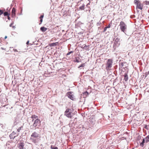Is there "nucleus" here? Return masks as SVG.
<instances>
[{
  "label": "nucleus",
  "instance_id": "8",
  "mask_svg": "<svg viewBox=\"0 0 149 149\" xmlns=\"http://www.w3.org/2000/svg\"><path fill=\"white\" fill-rule=\"evenodd\" d=\"M73 93L72 91L68 92L67 93V96L68 98L73 101L76 100V98L72 94Z\"/></svg>",
  "mask_w": 149,
  "mask_h": 149
},
{
  "label": "nucleus",
  "instance_id": "30",
  "mask_svg": "<svg viewBox=\"0 0 149 149\" xmlns=\"http://www.w3.org/2000/svg\"><path fill=\"white\" fill-rule=\"evenodd\" d=\"M3 15L4 16H8V12H6L4 13Z\"/></svg>",
  "mask_w": 149,
  "mask_h": 149
},
{
  "label": "nucleus",
  "instance_id": "19",
  "mask_svg": "<svg viewBox=\"0 0 149 149\" xmlns=\"http://www.w3.org/2000/svg\"><path fill=\"white\" fill-rule=\"evenodd\" d=\"M88 95V93L87 91H86L83 93V97H86Z\"/></svg>",
  "mask_w": 149,
  "mask_h": 149
},
{
  "label": "nucleus",
  "instance_id": "15",
  "mask_svg": "<svg viewBox=\"0 0 149 149\" xmlns=\"http://www.w3.org/2000/svg\"><path fill=\"white\" fill-rule=\"evenodd\" d=\"M85 4L83 3L81 6L79 8V10H83L85 8Z\"/></svg>",
  "mask_w": 149,
  "mask_h": 149
},
{
  "label": "nucleus",
  "instance_id": "34",
  "mask_svg": "<svg viewBox=\"0 0 149 149\" xmlns=\"http://www.w3.org/2000/svg\"><path fill=\"white\" fill-rule=\"evenodd\" d=\"M107 27H105L104 28V32H105V31H106L107 29Z\"/></svg>",
  "mask_w": 149,
  "mask_h": 149
},
{
  "label": "nucleus",
  "instance_id": "44",
  "mask_svg": "<svg viewBox=\"0 0 149 149\" xmlns=\"http://www.w3.org/2000/svg\"><path fill=\"white\" fill-rule=\"evenodd\" d=\"M149 74V71L147 73V74Z\"/></svg>",
  "mask_w": 149,
  "mask_h": 149
},
{
  "label": "nucleus",
  "instance_id": "31",
  "mask_svg": "<svg viewBox=\"0 0 149 149\" xmlns=\"http://www.w3.org/2000/svg\"><path fill=\"white\" fill-rule=\"evenodd\" d=\"M70 124H74V123L73 121H72V120H70Z\"/></svg>",
  "mask_w": 149,
  "mask_h": 149
},
{
  "label": "nucleus",
  "instance_id": "13",
  "mask_svg": "<svg viewBox=\"0 0 149 149\" xmlns=\"http://www.w3.org/2000/svg\"><path fill=\"white\" fill-rule=\"evenodd\" d=\"M16 9L14 8H13L12 9V16L13 17L15 16L16 14Z\"/></svg>",
  "mask_w": 149,
  "mask_h": 149
},
{
  "label": "nucleus",
  "instance_id": "17",
  "mask_svg": "<svg viewBox=\"0 0 149 149\" xmlns=\"http://www.w3.org/2000/svg\"><path fill=\"white\" fill-rule=\"evenodd\" d=\"M31 118H32L33 119V120H32V121L33 122L34 120H35V119H38V116L35 115H33L32 116Z\"/></svg>",
  "mask_w": 149,
  "mask_h": 149
},
{
  "label": "nucleus",
  "instance_id": "39",
  "mask_svg": "<svg viewBox=\"0 0 149 149\" xmlns=\"http://www.w3.org/2000/svg\"><path fill=\"white\" fill-rule=\"evenodd\" d=\"M13 23H11L10 24V27H12V25H13Z\"/></svg>",
  "mask_w": 149,
  "mask_h": 149
},
{
  "label": "nucleus",
  "instance_id": "43",
  "mask_svg": "<svg viewBox=\"0 0 149 149\" xmlns=\"http://www.w3.org/2000/svg\"><path fill=\"white\" fill-rule=\"evenodd\" d=\"M148 138V139H149V135H148V136H146Z\"/></svg>",
  "mask_w": 149,
  "mask_h": 149
},
{
  "label": "nucleus",
  "instance_id": "21",
  "mask_svg": "<svg viewBox=\"0 0 149 149\" xmlns=\"http://www.w3.org/2000/svg\"><path fill=\"white\" fill-rule=\"evenodd\" d=\"M44 17V15H41L40 17V23L39 24H40L42 23V18H43Z\"/></svg>",
  "mask_w": 149,
  "mask_h": 149
},
{
  "label": "nucleus",
  "instance_id": "27",
  "mask_svg": "<svg viewBox=\"0 0 149 149\" xmlns=\"http://www.w3.org/2000/svg\"><path fill=\"white\" fill-rule=\"evenodd\" d=\"M144 139L145 141V142L146 143H147L149 141V139H148V138H147V137L144 138Z\"/></svg>",
  "mask_w": 149,
  "mask_h": 149
},
{
  "label": "nucleus",
  "instance_id": "22",
  "mask_svg": "<svg viewBox=\"0 0 149 149\" xmlns=\"http://www.w3.org/2000/svg\"><path fill=\"white\" fill-rule=\"evenodd\" d=\"M90 5V2L89 1V3H87L86 5V7L88 8V10H89V11H90V10H91V8H90V7L89 6V5Z\"/></svg>",
  "mask_w": 149,
  "mask_h": 149
},
{
  "label": "nucleus",
  "instance_id": "4",
  "mask_svg": "<svg viewBox=\"0 0 149 149\" xmlns=\"http://www.w3.org/2000/svg\"><path fill=\"white\" fill-rule=\"evenodd\" d=\"M121 31L125 33L127 29V26L126 24L123 21H121L119 25Z\"/></svg>",
  "mask_w": 149,
  "mask_h": 149
},
{
  "label": "nucleus",
  "instance_id": "32",
  "mask_svg": "<svg viewBox=\"0 0 149 149\" xmlns=\"http://www.w3.org/2000/svg\"><path fill=\"white\" fill-rule=\"evenodd\" d=\"M3 13V11L1 10H0V15Z\"/></svg>",
  "mask_w": 149,
  "mask_h": 149
},
{
  "label": "nucleus",
  "instance_id": "25",
  "mask_svg": "<svg viewBox=\"0 0 149 149\" xmlns=\"http://www.w3.org/2000/svg\"><path fill=\"white\" fill-rule=\"evenodd\" d=\"M85 66V63H83V64H82L80 65H79L78 66V68H79L81 67H84Z\"/></svg>",
  "mask_w": 149,
  "mask_h": 149
},
{
  "label": "nucleus",
  "instance_id": "47",
  "mask_svg": "<svg viewBox=\"0 0 149 149\" xmlns=\"http://www.w3.org/2000/svg\"><path fill=\"white\" fill-rule=\"evenodd\" d=\"M13 28H15V27L14 26H13Z\"/></svg>",
  "mask_w": 149,
  "mask_h": 149
},
{
  "label": "nucleus",
  "instance_id": "45",
  "mask_svg": "<svg viewBox=\"0 0 149 149\" xmlns=\"http://www.w3.org/2000/svg\"><path fill=\"white\" fill-rule=\"evenodd\" d=\"M29 41L27 42H26V44H29Z\"/></svg>",
  "mask_w": 149,
  "mask_h": 149
},
{
  "label": "nucleus",
  "instance_id": "40",
  "mask_svg": "<svg viewBox=\"0 0 149 149\" xmlns=\"http://www.w3.org/2000/svg\"><path fill=\"white\" fill-rule=\"evenodd\" d=\"M82 45V46H81V47L82 48H84V45Z\"/></svg>",
  "mask_w": 149,
  "mask_h": 149
},
{
  "label": "nucleus",
  "instance_id": "1",
  "mask_svg": "<svg viewBox=\"0 0 149 149\" xmlns=\"http://www.w3.org/2000/svg\"><path fill=\"white\" fill-rule=\"evenodd\" d=\"M40 136L39 134L36 132H34L31 135L30 139L32 142L36 143L39 141V138L40 137Z\"/></svg>",
  "mask_w": 149,
  "mask_h": 149
},
{
  "label": "nucleus",
  "instance_id": "5",
  "mask_svg": "<svg viewBox=\"0 0 149 149\" xmlns=\"http://www.w3.org/2000/svg\"><path fill=\"white\" fill-rule=\"evenodd\" d=\"M3 107L4 108V109L6 113H10L12 112L13 107H11L9 105L7 104L5 105Z\"/></svg>",
  "mask_w": 149,
  "mask_h": 149
},
{
  "label": "nucleus",
  "instance_id": "41",
  "mask_svg": "<svg viewBox=\"0 0 149 149\" xmlns=\"http://www.w3.org/2000/svg\"><path fill=\"white\" fill-rule=\"evenodd\" d=\"M8 19L9 20H10V17L8 15Z\"/></svg>",
  "mask_w": 149,
  "mask_h": 149
},
{
  "label": "nucleus",
  "instance_id": "3",
  "mask_svg": "<svg viewBox=\"0 0 149 149\" xmlns=\"http://www.w3.org/2000/svg\"><path fill=\"white\" fill-rule=\"evenodd\" d=\"M113 63V60L112 59H109L107 60L106 68L107 70H111V68L112 67Z\"/></svg>",
  "mask_w": 149,
  "mask_h": 149
},
{
  "label": "nucleus",
  "instance_id": "14",
  "mask_svg": "<svg viewBox=\"0 0 149 149\" xmlns=\"http://www.w3.org/2000/svg\"><path fill=\"white\" fill-rule=\"evenodd\" d=\"M81 60L80 59L79 56L76 57L75 58V59L74 60V62L79 63L80 61L81 62Z\"/></svg>",
  "mask_w": 149,
  "mask_h": 149
},
{
  "label": "nucleus",
  "instance_id": "26",
  "mask_svg": "<svg viewBox=\"0 0 149 149\" xmlns=\"http://www.w3.org/2000/svg\"><path fill=\"white\" fill-rule=\"evenodd\" d=\"M144 127L147 130H148L149 128V125H144Z\"/></svg>",
  "mask_w": 149,
  "mask_h": 149
},
{
  "label": "nucleus",
  "instance_id": "10",
  "mask_svg": "<svg viewBox=\"0 0 149 149\" xmlns=\"http://www.w3.org/2000/svg\"><path fill=\"white\" fill-rule=\"evenodd\" d=\"M19 133L17 134L14 131H13L9 135L10 139H13L15 137L18 136Z\"/></svg>",
  "mask_w": 149,
  "mask_h": 149
},
{
  "label": "nucleus",
  "instance_id": "2",
  "mask_svg": "<svg viewBox=\"0 0 149 149\" xmlns=\"http://www.w3.org/2000/svg\"><path fill=\"white\" fill-rule=\"evenodd\" d=\"M73 111L74 110L72 108H68L65 111L64 115L68 118H71L73 115V113H72Z\"/></svg>",
  "mask_w": 149,
  "mask_h": 149
},
{
  "label": "nucleus",
  "instance_id": "35",
  "mask_svg": "<svg viewBox=\"0 0 149 149\" xmlns=\"http://www.w3.org/2000/svg\"><path fill=\"white\" fill-rule=\"evenodd\" d=\"M72 52H69L67 54V55H69V54H70V53H72Z\"/></svg>",
  "mask_w": 149,
  "mask_h": 149
},
{
  "label": "nucleus",
  "instance_id": "36",
  "mask_svg": "<svg viewBox=\"0 0 149 149\" xmlns=\"http://www.w3.org/2000/svg\"><path fill=\"white\" fill-rule=\"evenodd\" d=\"M110 26H111L110 25V24H109L108 26H106V27H107V28H110Z\"/></svg>",
  "mask_w": 149,
  "mask_h": 149
},
{
  "label": "nucleus",
  "instance_id": "9",
  "mask_svg": "<svg viewBox=\"0 0 149 149\" xmlns=\"http://www.w3.org/2000/svg\"><path fill=\"white\" fill-rule=\"evenodd\" d=\"M40 123L41 121L40 120L38 119H37L34 120L33 126L35 128H36L37 126L39 127L40 125Z\"/></svg>",
  "mask_w": 149,
  "mask_h": 149
},
{
  "label": "nucleus",
  "instance_id": "12",
  "mask_svg": "<svg viewBox=\"0 0 149 149\" xmlns=\"http://www.w3.org/2000/svg\"><path fill=\"white\" fill-rule=\"evenodd\" d=\"M126 71L127 72H125L124 75V79L125 81H127L128 80V76L127 75V72H128V70H127Z\"/></svg>",
  "mask_w": 149,
  "mask_h": 149
},
{
  "label": "nucleus",
  "instance_id": "46",
  "mask_svg": "<svg viewBox=\"0 0 149 149\" xmlns=\"http://www.w3.org/2000/svg\"><path fill=\"white\" fill-rule=\"evenodd\" d=\"M77 118H74V121H75V120L77 119Z\"/></svg>",
  "mask_w": 149,
  "mask_h": 149
},
{
  "label": "nucleus",
  "instance_id": "38",
  "mask_svg": "<svg viewBox=\"0 0 149 149\" xmlns=\"http://www.w3.org/2000/svg\"><path fill=\"white\" fill-rule=\"evenodd\" d=\"M13 50L15 52H17V49H13Z\"/></svg>",
  "mask_w": 149,
  "mask_h": 149
},
{
  "label": "nucleus",
  "instance_id": "24",
  "mask_svg": "<svg viewBox=\"0 0 149 149\" xmlns=\"http://www.w3.org/2000/svg\"><path fill=\"white\" fill-rule=\"evenodd\" d=\"M51 149H58V148L56 146H54L53 145H51L50 147Z\"/></svg>",
  "mask_w": 149,
  "mask_h": 149
},
{
  "label": "nucleus",
  "instance_id": "7",
  "mask_svg": "<svg viewBox=\"0 0 149 149\" xmlns=\"http://www.w3.org/2000/svg\"><path fill=\"white\" fill-rule=\"evenodd\" d=\"M134 2V3L136 5L137 8L141 10L143 9V5L139 2V0H135Z\"/></svg>",
  "mask_w": 149,
  "mask_h": 149
},
{
  "label": "nucleus",
  "instance_id": "33",
  "mask_svg": "<svg viewBox=\"0 0 149 149\" xmlns=\"http://www.w3.org/2000/svg\"><path fill=\"white\" fill-rule=\"evenodd\" d=\"M146 4L147 5V4H149V1H145V2Z\"/></svg>",
  "mask_w": 149,
  "mask_h": 149
},
{
  "label": "nucleus",
  "instance_id": "20",
  "mask_svg": "<svg viewBox=\"0 0 149 149\" xmlns=\"http://www.w3.org/2000/svg\"><path fill=\"white\" fill-rule=\"evenodd\" d=\"M145 142V141L144 139H143L142 142L140 143V145L142 147H143L144 145V144Z\"/></svg>",
  "mask_w": 149,
  "mask_h": 149
},
{
  "label": "nucleus",
  "instance_id": "29",
  "mask_svg": "<svg viewBox=\"0 0 149 149\" xmlns=\"http://www.w3.org/2000/svg\"><path fill=\"white\" fill-rule=\"evenodd\" d=\"M23 128V127L21 126V127H19L17 129V131L18 132H20V131Z\"/></svg>",
  "mask_w": 149,
  "mask_h": 149
},
{
  "label": "nucleus",
  "instance_id": "28",
  "mask_svg": "<svg viewBox=\"0 0 149 149\" xmlns=\"http://www.w3.org/2000/svg\"><path fill=\"white\" fill-rule=\"evenodd\" d=\"M89 45L86 46V45H84V49H88L89 48Z\"/></svg>",
  "mask_w": 149,
  "mask_h": 149
},
{
  "label": "nucleus",
  "instance_id": "6",
  "mask_svg": "<svg viewBox=\"0 0 149 149\" xmlns=\"http://www.w3.org/2000/svg\"><path fill=\"white\" fill-rule=\"evenodd\" d=\"M119 68H122L126 71L128 70V65L126 62H121L119 64Z\"/></svg>",
  "mask_w": 149,
  "mask_h": 149
},
{
  "label": "nucleus",
  "instance_id": "11",
  "mask_svg": "<svg viewBox=\"0 0 149 149\" xmlns=\"http://www.w3.org/2000/svg\"><path fill=\"white\" fill-rule=\"evenodd\" d=\"M24 144L23 142H20L17 144V147L18 149H23Z\"/></svg>",
  "mask_w": 149,
  "mask_h": 149
},
{
  "label": "nucleus",
  "instance_id": "37",
  "mask_svg": "<svg viewBox=\"0 0 149 149\" xmlns=\"http://www.w3.org/2000/svg\"><path fill=\"white\" fill-rule=\"evenodd\" d=\"M1 127L2 128H3V129H4L5 128V126L2 125V126H1Z\"/></svg>",
  "mask_w": 149,
  "mask_h": 149
},
{
  "label": "nucleus",
  "instance_id": "16",
  "mask_svg": "<svg viewBox=\"0 0 149 149\" xmlns=\"http://www.w3.org/2000/svg\"><path fill=\"white\" fill-rule=\"evenodd\" d=\"M58 42H56L55 43H50L49 44V45L50 47H54L58 45Z\"/></svg>",
  "mask_w": 149,
  "mask_h": 149
},
{
  "label": "nucleus",
  "instance_id": "23",
  "mask_svg": "<svg viewBox=\"0 0 149 149\" xmlns=\"http://www.w3.org/2000/svg\"><path fill=\"white\" fill-rule=\"evenodd\" d=\"M45 58V59H44V61H47V60L49 58V56H44ZM44 58H42V61H43V60Z\"/></svg>",
  "mask_w": 149,
  "mask_h": 149
},
{
  "label": "nucleus",
  "instance_id": "18",
  "mask_svg": "<svg viewBox=\"0 0 149 149\" xmlns=\"http://www.w3.org/2000/svg\"><path fill=\"white\" fill-rule=\"evenodd\" d=\"M47 29L44 27H42L40 28V29L43 32H45L47 30Z\"/></svg>",
  "mask_w": 149,
  "mask_h": 149
},
{
  "label": "nucleus",
  "instance_id": "42",
  "mask_svg": "<svg viewBox=\"0 0 149 149\" xmlns=\"http://www.w3.org/2000/svg\"><path fill=\"white\" fill-rule=\"evenodd\" d=\"M7 38V36H6L5 37H4V38L5 39H6V38Z\"/></svg>",
  "mask_w": 149,
  "mask_h": 149
}]
</instances>
